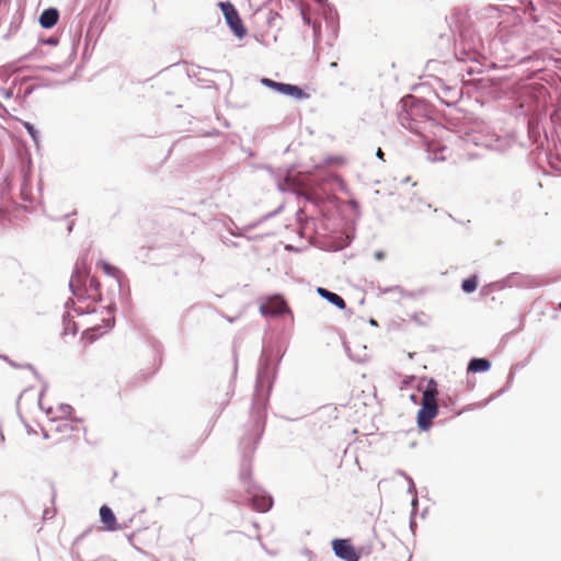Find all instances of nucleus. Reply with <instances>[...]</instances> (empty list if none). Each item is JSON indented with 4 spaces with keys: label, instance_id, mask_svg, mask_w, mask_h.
<instances>
[{
    "label": "nucleus",
    "instance_id": "nucleus-14",
    "mask_svg": "<svg viewBox=\"0 0 561 561\" xmlns=\"http://www.w3.org/2000/svg\"><path fill=\"white\" fill-rule=\"evenodd\" d=\"M99 265L101 266V268L103 270V272L110 276H113L115 277L117 274H118V270L111 265L110 263L107 262H100Z\"/></svg>",
    "mask_w": 561,
    "mask_h": 561
},
{
    "label": "nucleus",
    "instance_id": "nucleus-13",
    "mask_svg": "<svg viewBox=\"0 0 561 561\" xmlns=\"http://www.w3.org/2000/svg\"><path fill=\"white\" fill-rule=\"evenodd\" d=\"M478 287L477 276H471L465 279L461 284V288L466 293H473Z\"/></svg>",
    "mask_w": 561,
    "mask_h": 561
},
{
    "label": "nucleus",
    "instance_id": "nucleus-12",
    "mask_svg": "<svg viewBox=\"0 0 561 561\" xmlns=\"http://www.w3.org/2000/svg\"><path fill=\"white\" fill-rule=\"evenodd\" d=\"M100 329V327L87 329L82 334V339L85 340L88 343H92L99 335L104 334L105 331L99 332Z\"/></svg>",
    "mask_w": 561,
    "mask_h": 561
},
{
    "label": "nucleus",
    "instance_id": "nucleus-1",
    "mask_svg": "<svg viewBox=\"0 0 561 561\" xmlns=\"http://www.w3.org/2000/svg\"><path fill=\"white\" fill-rule=\"evenodd\" d=\"M437 394V382L434 379L427 380L422 393L421 408L416 416L417 426L422 431H428L432 427L433 420L438 414Z\"/></svg>",
    "mask_w": 561,
    "mask_h": 561
},
{
    "label": "nucleus",
    "instance_id": "nucleus-19",
    "mask_svg": "<svg viewBox=\"0 0 561 561\" xmlns=\"http://www.w3.org/2000/svg\"><path fill=\"white\" fill-rule=\"evenodd\" d=\"M376 154H377V157H378L379 159L383 160V156H385V153H383V151H382L380 148H378V150H377Z\"/></svg>",
    "mask_w": 561,
    "mask_h": 561
},
{
    "label": "nucleus",
    "instance_id": "nucleus-10",
    "mask_svg": "<svg viewBox=\"0 0 561 561\" xmlns=\"http://www.w3.org/2000/svg\"><path fill=\"white\" fill-rule=\"evenodd\" d=\"M491 363L485 358H472L468 365L469 373H483L488 371Z\"/></svg>",
    "mask_w": 561,
    "mask_h": 561
},
{
    "label": "nucleus",
    "instance_id": "nucleus-2",
    "mask_svg": "<svg viewBox=\"0 0 561 561\" xmlns=\"http://www.w3.org/2000/svg\"><path fill=\"white\" fill-rule=\"evenodd\" d=\"M69 285L73 295L79 298L87 295L88 298L95 300L100 296V284L94 277H90V270L83 261L76 264Z\"/></svg>",
    "mask_w": 561,
    "mask_h": 561
},
{
    "label": "nucleus",
    "instance_id": "nucleus-15",
    "mask_svg": "<svg viewBox=\"0 0 561 561\" xmlns=\"http://www.w3.org/2000/svg\"><path fill=\"white\" fill-rule=\"evenodd\" d=\"M257 505V510L259 511H266L268 510V507L271 506V500H266V499H262L260 504H256Z\"/></svg>",
    "mask_w": 561,
    "mask_h": 561
},
{
    "label": "nucleus",
    "instance_id": "nucleus-9",
    "mask_svg": "<svg viewBox=\"0 0 561 561\" xmlns=\"http://www.w3.org/2000/svg\"><path fill=\"white\" fill-rule=\"evenodd\" d=\"M317 293L332 305L336 306L339 309H345L346 304L342 297L336 295L335 293L329 291L325 288L318 287Z\"/></svg>",
    "mask_w": 561,
    "mask_h": 561
},
{
    "label": "nucleus",
    "instance_id": "nucleus-8",
    "mask_svg": "<svg viewBox=\"0 0 561 561\" xmlns=\"http://www.w3.org/2000/svg\"><path fill=\"white\" fill-rule=\"evenodd\" d=\"M275 90L279 93L287 94L296 99H302L307 96L302 89L297 85L287 83L276 82Z\"/></svg>",
    "mask_w": 561,
    "mask_h": 561
},
{
    "label": "nucleus",
    "instance_id": "nucleus-7",
    "mask_svg": "<svg viewBox=\"0 0 561 561\" xmlns=\"http://www.w3.org/2000/svg\"><path fill=\"white\" fill-rule=\"evenodd\" d=\"M59 19V12L55 8L46 9L39 16V24L44 28H51L55 26Z\"/></svg>",
    "mask_w": 561,
    "mask_h": 561
},
{
    "label": "nucleus",
    "instance_id": "nucleus-6",
    "mask_svg": "<svg viewBox=\"0 0 561 561\" xmlns=\"http://www.w3.org/2000/svg\"><path fill=\"white\" fill-rule=\"evenodd\" d=\"M100 519L103 524L102 529L106 531H116L122 529V527L117 524L116 517L113 513V511L106 506L103 505L100 508Z\"/></svg>",
    "mask_w": 561,
    "mask_h": 561
},
{
    "label": "nucleus",
    "instance_id": "nucleus-11",
    "mask_svg": "<svg viewBox=\"0 0 561 561\" xmlns=\"http://www.w3.org/2000/svg\"><path fill=\"white\" fill-rule=\"evenodd\" d=\"M60 412H61V417L65 419V422H62L60 425H57L56 430L64 428V430L72 431L73 427L71 426V424L68 421V417H70L72 415V413H73L72 407H70V405H61L60 407Z\"/></svg>",
    "mask_w": 561,
    "mask_h": 561
},
{
    "label": "nucleus",
    "instance_id": "nucleus-18",
    "mask_svg": "<svg viewBox=\"0 0 561 561\" xmlns=\"http://www.w3.org/2000/svg\"><path fill=\"white\" fill-rule=\"evenodd\" d=\"M24 126L27 129V131L30 133V135L32 136V138L34 140H36V130L34 128V126L32 124H30V123H25Z\"/></svg>",
    "mask_w": 561,
    "mask_h": 561
},
{
    "label": "nucleus",
    "instance_id": "nucleus-20",
    "mask_svg": "<svg viewBox=\"0 0 561 561\" xmlns=\"http://www.w3.org/2000/svg\"><path fill=\"white\" fill-rule=\"evenodd\" d=\"M375 257H376L377 260H382V259H383V253H382V252H380V251H378V252H376V253H375Z\"/></svg>",
    "mask_w": 561,
    "mask_h": 561
},
{
    "label": "nucleus",
    "instance_id": "nucleus-17",
    "mask_svg": "<svg viewBox=\"0 0 561 561\" xmlns=\"http://www.w3.org/2000/svg\"><path fill=\"white\" fill-rule=\"evenodd\" d=\"M261 83L265 87H268L271 89L275 90L276 81L268 79V78H262Z\"/></svg>",
    "mask_w": 561,
    "mask_h": 561
},
{
    "label": "nucleus",
    "instance_id": "nucleus-5",
    "mask_svg": "<svg viewBox=\"0 0 561 561\" xmlns=\"http://www.w3.org/2000/svg\"><path fill=\"white\" fill-rule=\"evenodd\" d=\"M260 310L263 314L271 316H280L290 312L287 302L279 295L267 298V300L260 307Z\"/></svg>",
    "mask_w": 561,
    "mask_h": 561
},
{
    "label": "nucleus",
    "instance_id": "nucleus-21",
    "mask_svg": "<svg viewBox=\"0 0 561 561\" xmlns=\"http://www.w3.org/2000/svg\"><path fill=\"white\" fill-rule=\"evenodd\" d=\"M559 308H560V310H561V302L559 304Z\"/></svg>",
    "mask_w": 561,
    "mask_h": 561
},
{
    "label": "nucleus",
    "instance_id": "nucleus-3",
    "mask_svg": "<svg viewBox=\"0 0 561 561\" xmlns=\"http://www.w3.org/2000/svg\"><path fill=\"white\" fill-rule=\"evenodd\" d=\"M218 5L221 9L224 16H225L228 25L232 30V32L238 37H243L247 33V30L239 16L238 11L233 7V4H231L230 2H219Z\"/></svg>",
    "mask_w": 561,
    "mask_h": 561
},
{
    "label": "nucleus",
    "instance_id": "nucleus-4",
    "mask_svg": "<svg viewBox=\"0 0 561 561\" xmlns=\"http://www.w3.org/2000/svg\"><path fill=\"white\" fill-rule=\"evenodd\" d=\"M331 545L335 556L344 561H358L360 558L350 539H333Z\"/></svg>",
    "mask_w": 561,
    "mask_h": 561
},
{
    "label": "nucleus",
    "instance_id": "nucleus-16",
    "mask_svg": "<svg viewBox=\"0 0 561 561\" xmlns=\"http://www.w3.org/2000/svg\"><path fill=\"white\" fill-rule=\"evenodd\" d=\"M65 330H66V333L70 332L71 334H76V332H77V324L69 320L66 323V329Z\"/></svg>",
    "mask_w": 561,
    "mask_h": 561
}]
</instances>
